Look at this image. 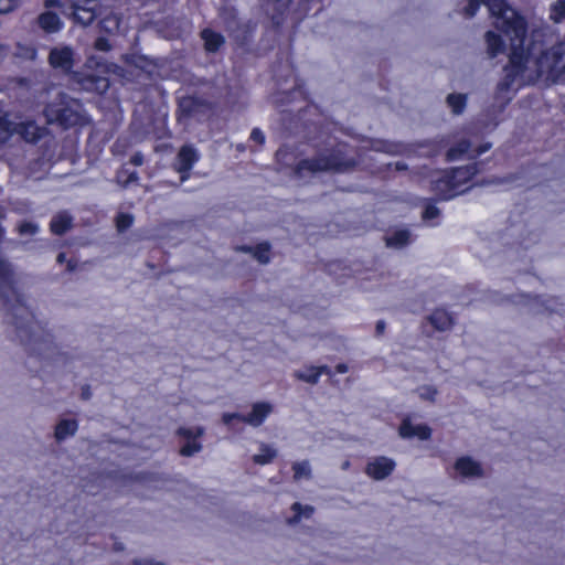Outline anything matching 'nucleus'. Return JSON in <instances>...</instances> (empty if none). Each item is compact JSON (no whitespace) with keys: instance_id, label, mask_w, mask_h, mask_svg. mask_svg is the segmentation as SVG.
<instances>
[{"instance_id":"obj_1","label":"nucleus","mask_w":565,"mask_h":565,"mask_svg":"<svg viewBox=\"0 0 565 565\" xmlns=\"http://www.w3.org/2000/svg\"><path fill=\"white\" fill-rule=\"evenodd\" d=\"M494 26L510 41L509 64L498 84L497 98L509 100L510 90L537 81L565 83V42L546 47L539 30L529 32L526 21L504 0H484Z\"/></svg>"},{"instance_id":"obj_2","label":"nucleus","mask_w":565,"mask_h":565,"mask_svg":"<svg viewBox=\"0 0 565 565\" xmlns=\"http://www.w3.org/2000/svg\"><path fill=\"white\" fill-rule=\"evenodd\" d=\"M46 11L40 14L39 25L45 32L54 33L61 30L62 21L51 9H58L62 14L72 17L79 24L87 25L96 17L95 0H46Z\"/></svg>"},{"instance_id":"obj_3","label":"nucleus","mask_w":565,"mask_h":565,"mask_svg":"<svg viewBox=\"0 0 565 565\" xmlns=\"http://www.w3.org/2000/svg\"><path fill=\"white\" fill-rule=\"evenodd\" d=\"M475 173L476 169L472 166L435 172L431 179L433 191L440 199L450 200L469 188L468 183Z\"/></svg>"},{"instance_id":"obj_4","label":"nucleus","mask_w":565,"mask_h":565,"mask_svg":"<svg viewBox=\"0 0 565 565\" xmlns=\"http://www.w3.org/2000/svg\"><path fill=\"white\" fill-rule=\"evenodd\" d=\"M110 67L100 57L89 56L83 70L73 73L72 79L84 90L104 93L109 86L106 75Z\"/></svg>"},{"instance_id":"obj_5","label":"nucleus","mask_w":565,"mask_h":565,"mask_svg":"<svg viewBox=\"0 0 565 565\" xmlns=\"http://www.w3.org/2000/svg\"><path fill=\"white\" fill-rule=\"evenodd\" d=\"M44 114L49 124H58L65 127L73 126L79 120L77 105L67 100L64 95L58 96L57 104H50Z\"/></svg>"},{"instance_id":"obj_6","label":"nucleus","mask_w":565,"mask_h":565,"mask_svg":"<svg viewBox=\"0 0 565 565\" xmlns=\"http://www.w3.org/2000/svg\"><path fill=\"white\" fill-rule=\"evenodd\" d=\"M177 435L184 441V445L180 449L182 456L192 457L202 450V445L199 439L204 435L203 427H180L177 430Z\"/></svg>"},{"instance_id":"obj_7","label":"nucleus","mask_w":565,"mask_h":565,"mask_svg":"<svg viewBox=\"0 0 565 565\" xmlns=\"http://www.w3.org/2000/svg\"><path fill=\"white\" fill-rule=\"evenodd\" d=\"M50 65L62 73H70L75 64V51L70 45H56L49 54Z\"/></svg>"},{"instance_id":"obj_8","label":"nucleus","mask_w":565,"mask_h":565,"mask_svg":"<svg viewBox=\"0 0 565 565\" xmlns=\"http://www.w3.org/2000/svg\"><path fill=\"white\" fill-rule=\"evenodd\" d=\"M454 471L463 479H478L484 475L481 462L471 456L458 457L454 463Z\"/></svg>"},{"instance_id":"obj_9","label":"nucleus","mask_w":565,"mask_h":565,"mask_svg":"<svg viewBox=\"0 0 565 565\" xmlns=\"http://www.w3.org/2000/svg\"><path fill=\"white\" fill-rule=\"evenodd\" d=\"M396 462L394 459L379 456L371 458L366 465L365 473L374 480H383L387 478L395 469Z\"/></svg>"},{"instance_id":"obj_10","label":"nucleus","mask_w":565,"mask_h":565,"mask_svg":"<svg viewBox=\"0 0 565 565\" xmlns=\"http://www.w3.org/2000/svg\"><path fill=\"white\" fill-rule=\"evenodd\" d=\"M348 166L347 162L338 158H318L316 160H305L299 163L297 172L303 175L305 171H327V170H341Z\"/></svg>"},{"instance_id":"obj_11","label":"nucleus","mask_w":565,"mask_h":565,"mask_svg":"<svg viewBox=\"0 0 565 565\" xmlns=\"http://www.w3.org/2000/svg\"><path fill=\"white\" fill-rule=\"evenodd\" d=\"M398 435L404 439L427 440L431 436V429L426 424H415L411 418H405L398 428Z\"/></svg>"},{"instance_id":"obj_12","label":"nucleus","mask_w":565,"mask_h":565,"mask_svg":"<svg viewBox=\"0 0 565 565\" xmlns=\"http://www.w3.org/2000/svg\"><path fill=\"white\" fill-rule=\"evenodd\" d=\"M273 404L269 402H257L253 404L250 412L242 418V422L253 426H260L273 412Z\"/></svg>"},{"instance_id":"obj_13","label":"nucleus","mask_w":565,"mask_h":565,"mask_svg":"<svg viewBox=\"0 0 565 565\" xmlns=\"http://www.w3.org/2000/svg\"><path fill=\"white\" fill-rule=\"evenodd\" d=\"M199 160L196 150L192 147L184 146L180 149L177 159V170L180 173L188 172L192 169L193 164Z\"/></svg>"},{"instance_id":"obj_14","label":"nucleus","mask_w":565,"mask_h":565,"mask_svg":"<svg viewBox=\"0 0 565 565\" xmlns=\"http://www.w3.org/2000/svg\"><path fill=\"white\" fill-rule=\"evenodd\" d=\"M322 373H329V369L326 365L322 366H305L303 369L294 372V376L302 382L309 384L318 383Z\"/></svg>"},{"instance_id":"obj_15","label":"nucleus","mask_w":565,"mask_h":565,"mask_svg":"<svg viewBox=\"0 0 565 565\" xmlns=\"http://www.w3.org/2000/svg\"><path fill=\"white\" fill-rule=\"evenodd\" d=\"M429 322L430 324L438 331H447L449 330L454 324V318L452 316L444 310V309H437L429 316Z\"/></svg>"},{"instance_id":"obj_16","label":"nucleus","mask_w":565,"mask_h":565,"mask_svg":"<svg viewBox=\"0 0 565 565\" xmlns=\"http://www.w3.org/2000/svg\"><path fill=\"white\" fill-rule=\"evenodd\" d=\"M78 425L75 419H61L55 427L54 436L57 441L65 440L66 438L75 435Z\"/></svg>"},{"instance_id":"obj_17","label":"nucleus","mask_w":565,"mask_h":565,"mask_svg":"<svg viewBox=\"0 0 565 565\" xmlns=\"http://www.w3.org/2000/svg\"><path fill=\"white\" fill-rule=\"evenodd\" d=\"M484 39H486L487 54L489 57H495L498 54L504 52L505 45L499 34H497L493 31H488L486 33Z\"/></svg>"},{"instance_id":"obj_18","label":"nucleus","mask_w":565,"mask_h":565,"mask_svg":"<svg viewBox=\"0 0 565 565\" xmlns=\"http://www.w3.org/2000/svg\"><path fill=\"white\" fill-rule=\"evenodd\" d=\"M386 245L393 248H402L411 242V234L407 230H396L385 237Z\"/></svg>"},{"instance_id":"obj_19","label":"nucleus","mask_w":565,"mask_h":565,"mask_svg":"<svg viewBox=\"0 0 565 565\" xmlns=\"http://www.w3.org/2000/svg\"><path fill=\"white\" fill-rule=\"evenodd\" d=\"M277 456V450L267 444L262 443L258 448V452L253 456V461L256 465H267L270 463Z\"/></svg>"},{"instance_id":"obj_20","label":"nucleus","mask_w":565,"mask_h":565,"mask_svg":"<svg viewBox=\"0 0 565 565\" xmlns=\"http://www.w3.org/2000/svg\"><path fill=\"white\" fill-rule=\"evenodd\" d=\"M243 252L250 253L262 264H267L270 259V247L267 243H262L256 247H241Z\"/></svg>"},{"instance_id":"obj_21","label":"nucleus","mask_w":565,"mask_h":565,"mask_svg":"<svg viewBox=\"0 0 565 565\" xmlns=\"http://www.w3.org/2000/svg\"><path fill=\"white\" fill-rule=\"evenodd\" d=\"M19 132L28 141H35L42 136V129L34 122L20 124Z\"/></svg>"},{"instance_id":"obj_22","label":"nucleus","mask_w":565,"mask_h":565,"mask_svg":"<svg viewBox=\"0 0 565 565\" xmlns=\"http://www.w3.org/2000/svg\"><path fill=\"white\" fill-rule=\"evenodd\" d=\"M71 217L66 213L57 214L51 222V230L54 234L61 235L71 226Z\"/></svg>"},{"instance_id":"obj_23","label":"nucleus","mask_w":565,"mask_h":565,"mask_svg":"<svg viewBox=\"0 0 565 565\" xmlns=\"http://www.w3.org/2000/svg\"><path fill=\"white\" fill-rule=\"evenodd\" d=\"M202 39L207 51L214 52L223 44V36L210 30L202 32Z\"/></svg>"},{"instance_id":"obj_24","label":"nucleus","mask_w":565,"mask_h":565,"mask_svg":"<svg viewBox=\"0 0 565 565\" xmlns=\"http://www.w3.org/2000/svg\"><path fill=\"white\" fill-rule=\"evenodd\" d=\"M294 479L296 481L309 480L311 478V467L309 461H298L292 465Z\"/></svg>"},{"instance_id":"obj_25","label":"nucleus","mask_w":565,"mask_h":565,"mask_svg":"<svg viewBox=\"0 0 565 565\" xmlns=\"http://www.w3.org/2000/svg\"><path fill=\"white\" fill-rule=\"evenodd\" d=\"M550 19L559 23L565 19V0H556L550 7Z\"/></svg>"},{"instance_id":"obj_26","label":"nucleus","mask_w":565,"mask_h":565,"mask_svg":"<svg viewBox=\"0 0 565 565\" xmlns=\"http://www.w3.org/2000/svg\"><path fill=\"white\" fill-rule=\"evenodd\" d=\"M447 103L455 114H460L466 106V96L461 94L449 95Z\"/></svg>"},{"instance_id":"obj_27","label":"nucleus","mask_w":565,"mask_h":565,"mask_svg":"<svg viewBox=\"0 0 565 565\" xmlns=\"http://www.w3.org/2000/svg\"><path fill=\"white\" fill-rule=\"evenodd\" d=\"M292 510L296 513V515L289 520V522H291V523L298 522L302 516L309 518L313 511L311 507H309V505L302 507L299 503H295L292 505Z\"/></svg>"},{"instance_id":"obj_28","label":"nucleus","mask_w":565,"mask_h":565,"mask_svg":"<svg viewBox=\"0 0 565 565\" xmlns=\"http://www.w3.org/2000/svg\"><path fill=\"white\" fill-rule=\"evenodd\" d=\"M417 393L422 399L433 402L437 395V390L431 385H423L418 387Z\"/></svg>"},{"instance_id":"obj_29","label":"nucleus","mask_w":565,"mask_h":565,"mask_svg":"<svg viewBox=\"0 0 565 565\" xmlns=\"http://www.w3.org/2000/svg\"><path fill=\"white\" fill-rule=\"evenodd\" d=\"M21 3V0H0V13L6 14L15 10Z\"/></svg>"},{"instance_id":"obj_30","label":"nucleus","mask_w":565,"mask_h":565,"mask_svg":"<svg viewBox=\"0 0 565 565\" xmlns=\"http://www.w3.org/2000/svg\"><path fill=\"white\" fill-rule=\"evenodd\" d=\"M470 145L468 141H461L456 148H451L449 151H448V158L450 160H455L459 157V154L461 153H465L466 151H468Z\"/></svg>"},{"instance_id":"obj_31","label":"nucleus","mask_w":565,"mask_h":565,"mask_svg":"<svg viewBox=\"0 0 565 565\" xmlns=\"http://www.w3.org/2000/svg\"><path fill=\"white\" fill-rule=\"evenodd\" d=\"M11 268L9 264L0 259V286L10 282Z\"/></svg>"},{"instance_id":"obj_32","label":"nucleus","mask_w":565,"mask_h":565,"mask_svg":"<svg viewBox=\"0 0 565 565\" xmlns=\"http://www.w3.org/2000/svg\"><path fill=\"white\" fill-rule=\"evenodd\" d=\"M38 231H39V226L35 223H32V222L22 223L19 226V233L22 236L34 235L35 233H38Z\"/></svg>"},{"instance_id":"obj_33","label":"nucleus","mask_w":565,"mask_h":565,"mask_svg":"<svg viewBox=\"0 0 565 565\" xmlns=\"http://www.w3.org/2000/svg\"><path fill=\"white\" fill-rule=\"evenodd\" d=\"M132 224V216L129 214H120L117 217V228L122 232L130 227Z\"/></svg>"},{"instance_id":"obj_34","label":"nucleus","mask_w":565,"mask_h":565,"mask_svg":"<svg viewBox=\"0 0 565 565\" xmlns=\"http://www.w3.org/2000/svg\"><path fill=\"white\" fill-rule=\"evenodd\" d=\"M439 213L440 212L436 206L427 205L423 213V218L425 221H430V220L437 218L439 216Z\"/></svg>"},{"instance_id":"obj_35","label":"nucleus","mask_w":565,"mask_h":565,"mask_svg":"<svg viewBox=\"0 0 565 565\" xmlns=\"http://www.w3.org/2000/svg\"><path fill=\"white\" fill-rule=\"evenodd\" d=\"M103 29L107 31H113L118 28V21L116 17L106 18L102 21Z\"/></svg>"},{"instance_id":"obj_36","label":"nucleus","mask_w":565,"mask_h":565,"mask_svg":"<svg viewBox=\"0 0 565 565\" xmlns=\"http://www.w3.org/2000/svg\"><path fill=\"white\" fill-rule=\"evenodd\" d=\"M95 49L102 52H107L111 49L108 40L105 38H98L95 42Z\"/></svg>"},{"instance_id":"obj_37","label":"nucleus","mask_w":565,"mask_h":565,"mask_svg":"<svg viewBox=\"0 0 565 565\" xmlns=\"http://www.w3.org/2000/svg\"><path fill=\"white\" fill-rule=\"evenodd\" d=\"M480 2L478 0H470L468 7L466 8V15L471 18L476 14L479 9Z\"/></svg>"},{"instance_id":"obj_38","label":"nucleus","mask_w":565,"mask_h":565,"mask_svg":"<svg viewBox=\"0 0 565 565\" xmlns=\"http://www.w3.org/2000/svg\"><path fill=\"white\" fill-rule=\"evenodd\" d=\"M243 417H244L243 415H239L237 413H225L222 416V420H223L224 424L228 425V424H231V422L233 419L242 420Z\"/></svg>"},{"instance_id":"obj_39","label":"nucleus","mask_w":565,"mask_h":565,"mask_svg":"<svg viewBox=\"0 0 565 565\" xmlns=\"http://www.w3.org/2000/svg\"><path fill=\"white\" fill-rule=\"evenodd\" d=\"M250 138L258 143H263L265 141V136L259 129H254L250 134Z\"/></svg>"},{"instance_id":"obj_40","label":"nucleus","mask_w":565,"mask_h":565,"mask_svg":"<svg viewBox=\"0 0 565 565\" xmlns=\"http://www.w3.org/2000/svg\"><path fill=\"white\" fill-rule=\"evenodd\" d=\"M20 54L25 58L33 60L36 56V50L32 46H29L25 49L24 53H20Z\"/></svg>"},{"instance_id":"obj_41","label":"nucleus","mask_w":565,"mask_h":565,"mask_svg":"<svg viewBox=\"0 0 565 565\" xmlns=\"http://www.w3.org/2000/svg\"><path fill=\"white\" fill-rule=\"evenodd\" d=\"M134 565H163V564L158 563V562H153V561L148 559V558H142V559H135L134 561Z\"/></svg>"},{"instance_id":"obj_42","label":"nucleus","mask_w":565,"mask_h":565,"mask_svg":"<svg viewBox=\"0 0 565 565\" xmlns=\"http://www.w3.org/2000/svg\"><path fill=\"white\" fill-rule=\"evenodd\" d=\"M131 162L132 164L135 166H141L143 163V157L141 153H136L132 158H131Z\"/></svg>"},{"instance_id":"obj_43","label":"nucleus","mask_w":565,"mask_h":565,"mask_svg":"<svg viewBox=\"0 0 565 565\" xmlns=\"http://www.w3.org/2000/svg\"><path fill=\"white\" fill-rule=\"evenodd\" d=\"M385 151L392 152V153H398V152H401V149L398 146L390 145L387 148H385Z\"/></svg>"},{"instance_id":"obj_44","label":"nucleus","mask_w":565,"mask_h":565,"mask_svg":"<svg viewBox=\"0 0 565 565\" xmlns=\"http://www.w3.org/2000/svg\"><path fill=\"white\" fill-rule=\"evenodd\" d=\"M384 329H385V323H384V321H379V322L376 323V332H377L379 334H382V333L384 332Z\"/></svg>"},{"instance_id":"obj_45","label":"nucleus","mask_w":565,"mask_h":565,"mask_svg":"<svg viewBox=\"0 0 565 565\" xmlns=\"http://www.w3.org/2000/svg\"><path fill=\"white\" fill-rule=\"evenodd\" d=\"M335 369H337V372L341 373V374L348 372V366L345 364H338Z\"/></svg>"},{"instance_id":"obj_46","label":"nucleus","mask_w":565,"mask_h":565,"mask_svg":"<svg viewBox=\"0 0 565 565\" xmlns=\"http://www.w3.org/2000/svg\"><path fill=\"white\" fill-rule=\"evenodd\" d=\"M6 54H7L6 47L2 44H0V61L6 56Z\"/></svg>"},{"instance_id":"obj_47","label":"nucleus","mask_w":565,"mask_h":565,"mask_svg":"<svg viewBox=\"0 0 565 565\" xmlns=\"http://www.w3.org/2000/svg\"><path fill=\"white\" fill-rule=\"evenodd\" d=\"M136 180H137V174H136V172H132V173H130L129 179L127 180V182H132V181H136Z\"/></svg>"},{"instance_id":"obj_48","label":"nucleus","mask_w":565,"mask_h":565,"mask_svg":"<svg viewBox=\"0 0 565 565\" xmlns=\"http://www.w3.org/2000/svg\"><path fill=\"white\" fill-rule=\"evenodd\" d=\"M4 126L3 115L0 113V129Z\"/></svg>"},{"instance_id":"obj_49","label":"nucleus","mask_w":565,"mask_h":565,"mask_svg":"<svg viewBox=\"0 0 565 565\" xmlns=\"http://www.w3.org/2000/svg\"><path fill=\"white\" fill-rule=\"evenodd\" d=\"M57 260H58L60 263H62V262L64 260V254H60V255L57 256Z\"/></svg>"},{"instance_id":"obj_50","label":"nucleus","mask_w":565,"mask_h":565,"mask_svg":"<svg viewBox=\"0 0 565 565\" xmlns=\"http://www.w3.org/2000/svg\"><path fill=\"white\" fill-rule=\"evenodd\" d=\"M489 149V146L484 147L481 152H486Z\"/></svg>"},{"instance_id":"obj_51","label":"nucleus","mask_w":565,"mask_h":565,"mask_svg":"<svg viewBox=\"0 0 565 565\" xmlns=\"http://www.w3.org/2000/svg\"><path fill=\"white\" fill-rule=\"evenodd\" d=\"M186 179H188V175H182V177H181V180H182V181H185Z\"/></svg>"}]
</instances>
